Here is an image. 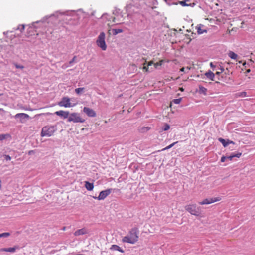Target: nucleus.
<instances>
[{"instance_id":"2f4dec72","label":"nucleus","mask_w":255,"mask_h":255,"mask_svg":"<svg viewBox=\"0 0 255 255\" xmlns=\"http://www.w3.org/2000/svg\"><path fill=\"white\" fill-rule=\"evenodd\" d=\"M14 66L16 68L23 69L24 68V66L23 65H21L18 64L17 63H14Z\"/></svg>"},{"instance_id":"c85d7f7f","label":"nucleus","mask_w":255,"mask_h":255,"mask_svg":"<svg viewBox=\"0 0 255 255\" xmlns=\"http://www.w3.org/2000/svg\"><path fill=\"white\" fill-rule=\"evenodd\" d=\"M143 70L144 72H148V66H147V65L146 64V61H145L143 63Z\"/></svg>"},{"instance_id":"1a4fd4ad","label":"nucleus","mask_w":255,"mask_h":255,"mask_svg":"<svg viewBox=\"0 0 255 255\" xmlns=\"http://www.w3.org/2000/svg\"><path fill=\"white\" fill-rule=\"evenodd\" d=\"M83 112L88 116L90 117H95L96 116V113L94 110L88 107H84Z\"/></svg>"},{"instance_id":"ea45409f","label":"nucleus","mask_w":255,"mask_h":255,"mask_svg":"<svg viewBox=\"0 0 255 255\" xmlns=\"http://www.w3.org/2000/svg\"><path fill=\"white\" fill-rule=\"evenodd\" d=\"M75 58H76V56H74L73 57V59L71 61H70V62H69L70 64H71L72 62H73L74 61Z\"/></svg>"},{"instance_id":"37998d69","label":"nucleus","mask_w":255,"mask_h":255,"mask_svg":"<svg viewBox=\"0 0 255 255\" xmlns=\"http://www.w3.org/2000/svg\"><path fill=\"white\" fill-rule=\"evenodd\" d=\"M184 70H185L184 67H182V68L180 69V71H181V72H184Z\"/></svg>"},{"instance_id":"4be33fe9","label":"nucleus","mask_w":255,"mask_h":255,"mask_svg":"<svg viewBox=\"0 0 255 255\" xmlns=\"http://www.w3.org/2000/svg\"><path fill=\"white\" fill-rule=\"evenodd\" d=\"M218 140L223 144V145L225 147L229 145L228 140H227V141H226L225 139L222 138H219L218 139Z\"/></svg>"},{"instance_id":"0eeeda50","label":"nucleus","mask_w":255,"mask_h":255,"mask_svg":"<svg viewBox=\"0 0 255 255\" xmlns=\"http://www.w3.org/2000/svg\"><path fill=\"white\" fill-rule=\"evenodd\" d=\"M221 200V198L220 197H215V198H206L200 202L199 204L200 205H206L210 204L217 201H219Z\"/></svg>"},{"instance_id":"412c9836","label":"nucleus","mask_w":255,"mask_h":255,"mask_svg":"<svg viewBox=\"0 0 255 255\" xmlns=\"http://www.w3.org/2000/svg\"><path fill=\"white\" fill-rule=\"evenodd\" d=\"M228 56L230 58H231L232 59H234V60L237 59V58L238 57L237 54H236L233 51H229L228 53Z\"/></svg>"},{"instance_id":"3c124183","label":"nucleus","mask_w":255,"mask_h":255,"mask_svg":"<svg viewBox=\"0 0 255 255\" xmlns=\"http://www.w3.org/2000/svg\"><path fill=\"white\" fill-rule=\"evenodd\" d=\"M216 82L217 83H219V82H218V81H216Z\"/></svg>"},{"instance_id":"9d476101","label":"nucleus","mask_w":255,"mask_h":255,"mask_svg":"<svg viewBox=\"0 0 255 255\" xmlns=\"http://www.w3.org/2000/svg\"><path fill=\"white\" fill-rule=\"evenodd\" d=\"M14 117L15 118H19L20 122L21 123L24 122V119H28L30 118V117L28 114L23 113L16 114L14 116Z\"/></svg>"},{"instance_id":"de8ad7c7","label":"nucleus","mask_w":255,"mask_h":255,"mask_svg":"<svg viewBox=\"0 0 255 255\" xmlns=\"http://www.w3.org/2000/svg\"><path fill=\"white\" fill-rule=\"evenodd\" d=\"M210 66H211V67H213V63H210Z\"/></svg>"},{"instance_id":"a878e982","label":"nucleus","mask_w":255,"mask_h":255,"mask_svg":"<svg viewBox=\"0 0 255 255\" xmlns=\"http://www.w3.org/2000/svg\"><path fill=\"white\" fill-rule=\"evenodd\" d=\"M10 233H8V232H5V233H0V238H2V237H8L10 236Z\"/></svg>"},{"instance_id":"20e7f679","label":"nucleus","mask_w":255,"mask_h":255,"mask_svg":"<svg viewBox=\"0 0 255 255\" xmlns=\"http://www.w3.org/2000/svg\"><path fill=\"white\" fill-rule=\"evenodd\" d=\"M105 34L104 32L100 33L96 41L97 45L100 47L102 50H106L107 49V45L105 42Z\"/></svg>"},{"instance_id":"6e6552de","label":"nucleus","mask_w":255,"mask_h":255,"mask_svg":"<svg viewBox=\"0 0 255 255\" xmlns=\"http://www.w3.org/2000/svg\"><path fill=\"white\" fill-rule=\"evenodd\" d=\"M111 192V189H107L100 192L98 197H94V198L97 199L99 200H104Z\"/></svg>"},{"instance_id":"f3484780","label":"nucleus","mask_w":255,"mask_h":255,"mask_svg":"<svg viewBox=\"0 0 255 255\" xmlns=\"http://www.w3.org/2000/svg\"><path fill=\"white\" fill-rule=\"evenodd\" d=\"M203 25H199L197 26L196 29L197 30V33L199 34H203L204 32H206V30L203 29Z\"/></svg>"},{"instance_id":"79ce46f5","label":"nucleus","mask_w":255,"mask_h":255,"mask_svg":"<svg viewBox=\"0 0 255 255\" xmlns=\"http://www.w3.org/2000/svg\"><path fill=\"white\" fill-rule=\"evenodd\" d=\"M223 70H222V69L221 72H216V75H219V74H220L221 73H222V72H223Z\"/></svg>"},{"instance_id":"c9c22d12","label":"nucleus","mask_w":255,"mask_h":255,"mask_svg":"<svg viewBox=\"0 0 255 255\" xmlns=\"http://www.w3.org/2000/svg\"><path fill=\"white\" fill-rule=\"evenodd\" d=\"M226 159H227L226 156H222V157H221V161L222 162H225V160H226Z\"/></svg>"},{"instance_id":"dca6fc26","label":"nucleus","mask_w":255,"mask_h":255,"mask_svg":"<svg viewBox=\"0 0 255 255\" xmlns=\"http://www.w3.org/2000/svg\"><path fill=\"white\" fill-rule=\"evenodd\" d=\"M87 233L86 230L85 229H81L76 231L74 233V235L76 236L84 235Z\"/></svg>"},{"instance_id":"58836bf2","label":"nucleus","mask_w":255,"mask_h":255,"mask_svg":"<svg viewBox=\"0 0 255 255\" xmlns=\"http://www.w3.org/2000/svg\"><path fill=\"white\" fill-rule=\"evenodd\" d=\"M152 64H153V62L152 61H150V62H149L148 63V64H147V66H151Z\"/></svg>"},{"instance_id":"09e8293b","label":"nucleus","mask_w":255,"mask_h":255,"mask_svg":"<svg viewBox=\"0 0 255 255\" xmlns=\"http://www.w3.org/2000/svg\"><path fill=\"white\" fill-rule=\"evenodd\" d=\"M250 69H248V70H247V72H250Z\"/></svg>"},{"instance_id":"a18cd8bd","label":"nucleus","mask_w":255,"mask_h":255,"mask_svg":"<svg viewBox=\"0 0 255 255\" xmlns=\"http://www.w3.org/2000/svg\"><path fill=\"white\" fill-rule=\"evenodd\" d=\"M32 152H33V150H31L29 151V154H31Z\"/></svg>"},{"instance_id":"e433bc0d","label":"nucleus","mask_w":255,"mask_h":255,"mask_svg":"<svg viewBox=\"0 0 255 255\" xmlns=\"http://www.w3.org/2000/svg\"><path fill=\"white\" fill-rule=\"evenodd\" d=\"M0 252H7V248H1L0 249Z\"/></svg>"},{"instance_id":"f704fd0d","label":"nucleus","mask_w":255,"mask_h":255,"mask_svg":"<svg viewBox=\"0 0 255 255\" xmlns=\"http://www.w3.org/2000/svg\"><path fill=\"white\" fill-rule=\"evenodd\" d=\"M18 29H20L22 32L25 29V26L24 25H19L18 27Z\"/></svg>"},{"instance_id":"f03ea898","label":"nucleus","mask_w":255,"mask_h":255,"mask_svg":"<svg viewBox=\"0 0 255 255\" xmlns=\"http://www.w3.org/2000/svg\"><path fill=\"white\" fill-rule=\"evenodd\" d=\"M185 210L196 217H202V211L200 207H198L195 204H189L185 206Z\"/></svg>"},{"instance_id":"c03bdc74","label":"nucleus","mask_w":255,"mask_h":255,"mask_svg":"<svg viewBox=\"0 0 255 255\" xmlns=\"http://www.w3.org/2000/svg\"><path fill=\"white\" fill-rule=\"evenodd\" d=\"M179 90L183 92V91H184V89L183 87H180V88H179Z\"/></svg>"},{"instance_id":"8fccbe9b","label":"nucleus","mask_w":255,"mask_h":255,"mask_svg":"<svg viewBox=\"0 0 255 255\" xmlns=\"http://www.w3.org/2000/svg\"><path fill=\"white\" fill-rule=\"evenodd\" d=\"M4 111V110H3V109H2V108H0V111Z\"/></svg>"},{"instance_id":"bb28decb","label":"nucleus","mask_w":255,"mask_h":255,"mask_svg":"<svg viewBox=\"0 0 255 255\" xmlns=\"http://www.w3.org/2000/svg\"><path fill=\"white\" fill-rule=\"evenodd\" d=\"M17 249H18L17 247H12V248H7V252L13 253V252H15V251H16V250Z\"/></svg>"},{"instance_id":"473e14b6","label":"nucleus","mask_w":255,"mask_h":255,"mask_svg":"<svg viewBox=\"0 0 255 255\" xmlns=\"http://www.w3.org/2000/svg\"><path fill=\"white\" fill-rule=\"evenodd\" d=\"M114 34H117L119 33H122L123 32V30L121 29H115L114 30Z\"/></svg>"},{"instance_id":"b1692460","label":"nucleus","mask_w":255,"mask_h":255,"mask_svg":"<svg viewBox=\"0 0 255 255\" xmlns=\"http://www.w3.org/2000/svg\"><path fill=\"white\" fill-rule=\"evenodd\" d=\"M177 143H178V141L174 142L172 143V144H170L169 145L166 146L164 148L162 149L161 150L164 151V150H168V149L172 148L174 145H175Z\"/></svg>"},{"instance_id":"aec40b11","label":"nucleus","mask_w":255,"mask_h":255,"mask_svg":"<svg viewBox=\"0 0 255 255\" xmlns=\"http://www.w3.org/2000/svg\"><path fill=\"white\" fill-rule=\"evenodd\" d=\"M242 155V153H238L237 154H232L230 156H226L227 157V159L230 160H232V159L234 158V157H238V158H239L240 157V156H241Z\"/></svg>"},{"instance_id":"f257e3e1","label":"nucleus","mask_w":255,"mask_h":255,"mask_svg":"<svg viewBox=\"0 0 255 255\" xmlns=\"http://www.w3.org/2000/svg\"><path fill=\"white\" fill-rule=\"evenodd\" d=\"M139 231L137 228H133L129 232V235L123 238L122 242L123 243H128L134 244L136 243L139 238Z\"/></svg>"},{"instance_id":"7c9ffc66","label":"nucleus","mask_w":255,"mask_h":255,"mask_svg":"<svg viewBox=\"0 0 255 255\" xmlns=\"http://www.w3.org/2000/svg\"><path fill=\"white\" fill-rule=\"evenodd\" d=\"M181 100H182V99L181 98H178V99H174L172 101V102L175 104H178L181 102Z\"/></svg>"},{"instance_id":"393cba45","label":"nucleus","mask_w":255,"mask_h":255,"mask_svg":"<svg viewBox=\"0 0 255 255\" xmlns=\"http://www.w3.org/2000/svg\"><path fill=\"white\" fill-rule=\"evenodd\" d=\"M10 136L9 134H0V141L3 140L7 137H9Z\"/></svg>"},{"instance_id":"423d86ee","label":"nucleus","mask_w":255,"mask_h":255,"mask_svg":"<svg viewBox=\"0 0 255 255\" xmlns=\"http://www.w3.org/2000/svg\"><path fill=\"white\" fill-rule=\"evenodd\" d=\"M58 105L60 107L69 108L75 106L76 104L71 103L70 98L68 97H64L61 99V100L58 102Z\"/></svg>"},{"instance_id":"a19ab883","label":"nucleus","mask_w":255,"mask_h":255,"mask_svg":"<svg viewBox=\"0 0 255 255\" xmlns=\"http://www.w3.org/2000/svg\"><path fill=\"white\" fill-rule=\"evenodd\" d=\"M228 143H229V144H235L234 142H233V141L229 140H228Z\"/></svg>"},{"instance_id":"cd10ccee","label":"nucleus","mask_w":255,"mask_h":255,"mask_svg":"<svg viewBox=\"0 0 255 255\" xmlns=\"http://www.w3.org/2000/svg\"><path fill=\"white\" fill-rule=\"evenodd\" d=\"M163 62H164V61L163 60H161L159 61V62H158L156 63H154V67L155 68H157L159 66H161L162 65Z\"/></svg>"},{"instance_id":"2eb2a0df","label":"nucleus","mask_w":255,"mask_h":255,"mask_svg":"<svg viewBox=\"0 0 255 255\" xmlns=\"http://www.w3.org/2000/svg\"><path fill=\"white\" fill-rule=\"evenodd\" d=\"M207 88H206L205 87L201 86V85H199V90H198V93L199 94H202L204 95H207Z\"/></svg>"},{"instance_id":"5701e85b","label":"nucleus","mask_w":255,"mask_h":255,"mask_svg":"<svg viewBox=\"0 0 255 255\" xmlns=\"http://www.w3.org/2000/svg\"><path fill=\"white\" fill-rule=\"evenodd\" d=\"M84 89L85 88L84 87L78 88L75 89V91L77 94L79 95L82 93L84 91Z\"/></svg>"},{"instance_id":"72a5a7b5","label":"nucleus","mask_w":255,"mask_h":255,"mask_svg":"<svg viewBox=\"0 0 255 255\" xmlns=\"http://www.w3.org/2000/svg\"><path fill=\"white\" fill-rule=\"evenodd\" d=\"M112 22L114 23H115V24H118L120 23V22H119V21L116 20V19L115 17H112Z\"/></svg>"},{"instance_id":"49530a36","label":"nucleus","mask_w":255,"mask_h":255,"mask_svg":"<svg viewBox=\"0 0 255 255\" xmlns=\"http://www.w3.org/2000/svg\"><path fill=\"white\" fill-rule=\"evenodd\" d=\"M186 69H187L188 70H190L191 68H190V67H187L186 68Z\"/></svg>"},{"instance_id":"f8f14e48","label":"nucleus","mask_w":255,"mask_h":255,"mask_svg":"<svg viewBox=\"0 0 255 255\" xmlns=\"http://www.w3.org/2000/svg\"><path fill=\"white\" fill-rule=\"evenodd\" d=\"M110 250L112 251H118L122 253L124 252V250L117 245H112L110 248Z\"/></svg>"},{"instance_id":"39448f33","label":"nucleus","mask_w":255,"mask_h":255,"mask_svg":"<svg viewBox=\"0 0 255 255\" xmlns=\"http://www.w3.org/2000/svg\"><path fill=\"white\" fill-rule=\"evenodd\" d=\"M68 121L69 122L83 123L85 122V120L81 117L79 113L74 112L69 115Z\"/></svg>"},{"instance_id":"6ab92c4d","label":"nucleus","mask_w":255,"mask_h":255,"mask_svg":"<svg viewBox=\"0 0 255 255\" xmlns=\"http://www.w3.org/2000/svg\"><path fill=\"white\" fill-rule=\"evenodd\" d=\"M247 96V92H239L235 94V98H239V97H245Z\"/></svg>"},{"instance_id":"7ed1b4c3","label":"nucleus","mask_w":255,"mask_h":255,"mask_svg":"<svg viewBox=\"0 0 255 255\" xmlns=\"http://www.w3.org/2000/svg\"><path fill=\"white\" fill-rule=\"evenodd\" d=\"M57 130L56 126L47 125L42 128L41 136L42 137H50L54 135L55 131Z\"/></svg>"},{"instance_id":"4c0bfd02","label":"nucleus","mask_w":255,"mask_h":255,"mask_svg":"<svg viewBox=\"0 0 255 255\" xmlns=\"http://www.w3.org/2000/svg\"><path fill=\"white\" fill-rule=\"evenodd\" d=\"M5 158L6 160H10L11 159L9 155H5Z\"/></svg>"},{"instance_id":"c756f323","label":"nucleus","mask_w":255,"mask_h":255,"mask_svg":"<svg viewBox=\"0 0 255 255\" xmlns=\"http://www.w3.org/2000/svg\"><path fill=\"white\" fill-rule=\"evenodd\" d=\"M169 128H170V126L167 124H165L164 125V127L162 129V131H166V130H168Z\"/></svg>"},{"instance_id":"4468645a","label":"nucleus","mask_w":255,"mask_h":255,"mask_svg":"<svg viewBox=\"0 0 255 255\" xmlns=\"http://www.w3.org/2000/svg\"><path fill=\"white\" fill-rule=\"evenodd\" d=\"M85 187L88 191H92L94 188V185L93 183H90L88 181H85Z\"/></svg>"},{"instance_id":"ddd939ff","label":"nucleus","mask_w":255,"mask_h":255,"mask_svg":"<svg viewBox=\"0 0 255 255\" xmlns=\"http://www.w3.org/2000/svg\"><path fill=\"white\" fill-rule=\"evenodd\" d=\"M205 75L210 80L212 81L214 80L215 74H214L212 71H209L207 72H206L205 73Z\"/></svg>"},{"instance_id":"a211bd4d","label":"nucleus","mask_w":255,"mask_h":255,"mask_svg":"<svg viewBox=\"0 0 255 255\" xmlns=\"http://www.w3.org/2000/svg\"><path fill=\"white\" fill-rule=\"evenodd\" d=\"M179 4L182 6H187L191 5L189 0H185L179 2Z\"/></svg>"},{"instance_id":"9b49d317","label":"nucleus","mask_w":255,"mask_h":255,"mask_svg":"<svg viewBox=\"0 0 255 255\" xmlns=\"http://www.w3.org/2000/svg\"><path fill=\"white\" fill-rule=\"evenodd\" d=\"M55 114L57 116L63 117L64 119H66L68 118L69 112L68 111L60 110L58 111H56Z\"/></svg>"}]
</instances>
